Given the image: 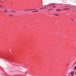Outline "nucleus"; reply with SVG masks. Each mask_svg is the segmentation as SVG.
<instances>
[{"instance_id":"bb28decb","label":"nucleus","mask_w":76,"mask_h":76,"mask_svg":"<svg viewBox=\"0 0 76 76\" xmlns=\"http://www.w3.org/2000/svg\"><path fill=\"white\" fill-rule=\"evenodd\" d=\"M67 65H69V64H67Z\"/></svg>"},{"instance_id":"f257e3e1","label":"nucleus","mask_w":76,"mask_h":76,"mask_svg":"<svg viewBox=\"0 0 76 76\" xmlns=\"http://www.w3.org/2000/svg\"><path fill=\"white\" fill-rule=\"evenodd\" d=\"M37 10V9H30L28 10H24V12H25V11H28V10Z\"/></svg>"},{"instance_id":"5701e85b","label":"nucleus","mask_w":76,"mask_h":76,"mask_svg":"<svg viewBox=\"0 0 76 76\" xmlns=\"http://www.w3.org/2000/svg\"><path fill=\"white\" fill-rule=\"evenodd\" d=\"M75 63H76V61L75 62Z\"/></svg>"},{"instance_id":"6e6552de","label":"nucleus","mask_w":76,"mask_h":76,"mask_svg":"<svg viewBox=\"0 0 76 76\" xmlns=\"http://www.w3.org/2000/svg\"><path fill=\"white\" fill-rule=\"evenodd\" d=\"M53 10V9H50L48 10Z\"/></svg>"},{"instance_id":"4be33fe9","label":"nucleus","mask_w":76,"mask_h":76,"mask_svg":"<svg viewBox=\"0 0 76 76\" xmlns=\"http://www.w3.org/2000/svg\"><path fill=\"white\" fill-rule=\"evenodd\" d=\"M42 6H43V5L42 4Z\"/></svg>"},{"instance_id":"f03ea898","label":"nucleus","mask_w":76,"mask_h":76,"mask_svg":"<svg viewBox=\"0 0 76 76\" xmlns=\"http://www.w3.org/2000/svg\"><path fill=\"white\" fill-rule=\"evenodd\" d=\"M3 11H4V12L5 13H7V11H8V10H7V9L6 8L5 9V10H4Z\"/></svg>"},{"instance_id":"6ab92c4d","label":"nucleus","mask_w":76,"mask_h":76,"mask_svg":"<svg viewBox=\"0 0 76 76\" xmlns=\"http://www.w3.org/2000/svg\"><path fill=\"white\" fill-rule=\"evenodd\" d=\"M43 9H46V8H43Z\"/></svg>"},{"instance_id":"39448f33","label":"nucleus","mask_w":76,"mask_h":76,"mask_svg":"<svg viewBox=\"0 0 76 76\" xmlns=\"http://www.w3.org/2000/svg\"><path fill=\"white\" fill-rule=\"evenodd\" d=\"M9 16H11V17H13V16H13L11 14H9Z\"/></svg>"},{"instance_id":"aec40b11","label":"nucleus","mask_w":76,"mask_h":76,"mask_svg":"<svg viewBox=\"0 0 76 76\" xmlns=\"http://www.w3.org/2000/svg\"><path fill=\"white\" fill-rule=\"evenodd\" d=\"M73 76V75H72L71 76Z\"/></svg>"},{"instance_id":"1a4fd4ad","label":"nucleus","mask_w":76,"mask_h":76,"mask_svg":"<svg viewBox=\"0 0 76 76\" xmlns=\"http://www.w3.org/2000/svg\"><path fill=\"white\" fill-rule=\"evenodd\" d=\"M38 12V10H37L35 11V12Z\"/></svg>"},{"instance_id":"423d86ee","label":"nucleus","mask_w":76,"mask_h":76,"mask_svg":"<svg viewBox=\"0 0 76 76\" xmlns=\"http://www.w3.org/2000/svg\"><path fill=\"white\" fill-rule=\"evenodd\" d=\"M54 15H56V16H58V14H54Z\"/></svg>"},{"instance_id":"9d476101","label":"nucleus","mask_w":76,"mask_h":76,"mask_svg":"<svg viewBox=\"0 0 76 76\" xmlns=\"http://www.w3.org/2000/svg\"><path fill=\"white\" fill-rule=\"evenodd\" d=\"M63 10H66V8H64L63 9Z\"/></svg>"},{"instance_id":"cd10ccee","label":"nucleus","mask_w":76,"mask_h":76,"mask_svg":"<svg viewBox=\"0 0 76 76\" xmlns=\"http://www.w3.org/2000/svg\"><path fill=\"white\" fill-rule=\"evenodd\" d=\"M68 76H70V75H68Z\"/></svg>"},{"instance_id":"a211bd4d","label":"nucleus","mask_w":76,"mask_h":76,"mask_svg":"<svg viewBox=\"0 0 76 76\" xmlns=\"http://www.w3.org/2000/svg\"><path fill=\"white\" fill-rule=\"evenodd\" d=\"M70 20H73L72 19H71Z\"/></svg>"},{"instance_id":"0eeeda50","label":"nucleus","mask_w":76,"mask_h":76,"mask_svg":"<svg viewBox=\"0 0 76 76\" xmlns=\"http://www.w3.org/2000/svg\"><path fill=\"white\" fill-rule=\"evenodd\" d=\"M11 12H16L15 11L12 10L10 11Z\"/></svg>"},{"instance_id":"dca6fc26","label":"nucleus","mask_w":76,"mask_h":76,"mask_svg":"<svg viewBox=\"0 0 76 76\" xmlns=\"http://www.w3.org/2000/svg\"><path fill=\"white\" fill-rule=\"evenodd\" d=\"M51 6H54V4H52V5H51Z\"/></svg>"},{"instance_id":"412c9836","label":"nucleus","mask_w":76,"mask_h":76,"mask_svg":"<svg viewBox=\"0 0 76 76\" xmlns=\"http://www.w3.org/2000/svg\"><path fill=\"white\" fill-rule=\"evenodd\" d=\"M75 63H74V65H75Z\"/></svg>"},{"instance_id":"9b49d317","label":"nucleus","mask_w":76,"mask_h":76,"mask_svg":"<svg viewBox=\"0 0 76 76\" xmlns=\"http://www.w3.org/2000/svg\"><path fill=\"white\" fill-rule=\"evenodd\" d=\"M0 7H2V6L1 5H0Z\"/></svg>"},{"instance_id":"393cba45","label":"nucleus","mask_w":76,"mask_h":76,"mask_svg":"<svg viewBox=\"0 0 76 76\" xmlns=\"http://www.w3.org/2000/svg\"><path fill=\"white\" fill-rule=\"evenodd\" d=\"M54 6H55V4H54Z\"/></svg>"},{"instance_id":"b1692460","label":"nucleus","mask_w":76,"mask_h":76,"mask_svg":"<svg viewBox=\"0 0 76 76\" xmlns=\"http://www.w3.org/2000/svg\"><path fill=\"white\" fill-rule=\"evenodd\" d=\"M24 12V13H26V12Z\"/></svg>"},{"instance_id":"ddd939ff","label":"nucleus","mask_w":76,"mask_h":76,"mask_svg":"<svg viewBox=\"0 0 76 76\" xmlns=\"http://www.w3.org/2000/svg\"><path fill=\"white\" fill-rule=\"evenodd\" d=\"M56 7V6H53V7Z\"/></svg>"},{"instance_id":"c85d7f7f","label":"nucleus","mask_w":76,"mask_h":76,"mask_svg":"<svg viewBox=\"0 0 76 76\" xmlns=\"http://www.w3.org/2000/svg\"><path fill=\"white\" fill-rule=\"evenodd\" d=\"M74 12H75V11H74Z\"/></svg>"},{"instance_id":"4468645a","label":"nucleus","mask_w":76,"mask_h":76,"mask_svg":"<svg viewBox=\"0 0 76 76\" xmlns=\"http://www.w3.org/2000/svg\"><path fill=\"white\" fill-rule=\"evenodd\" d=\"M69 8L66 9V10H69Z\"/></svg>"},{"instance_id":"7ed1b4c3","label":"nucleus","mask_w":76,"mask_h":76,"mask_svg":"<svg viewBox=\"0 0 76 76\" xmlns=\"http://www.w3.org/2000/svg\"><path fill=\"white\" fill-rule=\"evenodd\" d=\"M74 73H75V72H72L71 73L70 75H73Z\"/></svg>"},{"instance_id":"2eb2a0df","label":"nucleus","mask_w":76,"mask_h":76,"mask_svg":"<svg viewBox=\"0 0 76 76\" xmlns=\"http://www.w3.org/2000/svg\"><path fill=\"white\" fill-rule=\"evenodd\" d=\"M33 12H35V11H33Z\"/></svg>"},{"instance_id":"a878e982","label":"nucleus","mask_w":76,"mask_h":76,"mask_svg":"<svg viewBox=\"0 0 76 76\" xmlns=\"http://www.w3.org/2000/svg\"><path fill=\"white\" fill-rule=\"evenodd\" d=\"M31 12H33V11H32Z\"/></svg>"},{"instance_id":"f8f14e48","label":"nucleus","mask_w":76,"mask_h":76,"mask_svg":"<svg viewBox=\"0 0 76 76\" xmlns=\"http://www.w3.org/2000/svg\"><path fill=\"white\" fill-rule=\"evenodd\" d=\"M43 9V8H40V10H41V9Z\"/></svg>"},{"instance_id":"f3484780","label":"nucleus","mask_w":76,"mask_h":76,"mask_svg":"<svg viewBox=\"0 0 76 76\" xmlns=\"http://www.w3.org/2000/svg\"><path fill=\"white\" fill-rule=\"evenodd\" d=\"M50 6H51V5H50L49 6V7H50Z\"/></svg>"},{"instance_id":"20e7f679","label":"nucleus","mask_w":76,"mask_h":76,"mask_svg":"<svg viewBox=\"0 0 76 76\" xmlns=\"http://www.w3.org/2000/svg\"><path fill=\"white\" fill-rule=\"evenodd\" d=\"M60 10H62L60 9H58L56 10V11H58H58H60Z\"/></svg>"}]
</instances>
